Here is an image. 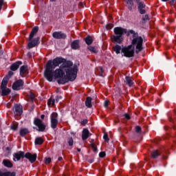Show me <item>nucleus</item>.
I'll list each match as a JSON object with an SVG mask.
<instances>
[{"mask_svg": "<svg viewBox=\"0 0 176 176\" xmlns=\"http://www.w3.org/2000/svg\"><path fill=\"white\" fill-rule=\"evenodd\" d=\"M88 162L91 164V163H94V158L88 159Z\"/></svg>", "mask_w": 176, "mask_h": 176, "instance_id": "09e8293b", "label": "nucleus"}, {"mask_svg": "<svg viewBox=\"0 0 176 176\" xmlns=\"http://www.w3.org/2000/svg\"><path fill=\"white\" fill-rule=\"evenodd\" d=\"M17 125H12V130H14V131H16L17 130Z\"/></svg>", "mask_w": 176, "mask_h": 176, "instance_id": "de8ad7c7", "label": "nucleus"}, {"mask_svg": "<svg viewBox=\"0 0 176 176\" xmlns=\"http://www.w3.org/2000/svg\"><path fill=\"white\" fill-rule=\"evenodd\" d=\"M41 119L43 120L45 119V115H44V114H42V115L41 116Z\"/></svg>", "mask_w": 176, "mask_h": 176, "instance_id": "6e6d98bb", "label": "nucleus"}, {"mask_svg": "<svg viewBox=\"0 0 176 176\" xmlns=\"http://www.w3.org/2000/svg\"><path fill=\"white\" fill-rule=\"evenodd\" d=\"M78 66L63 57H56L50 60L46 64L44 78L48 82H53L54 78H58V85H65L74 82L78 76Z\"/></svg>", "mask_w": 176, "mask_h": 176, "instance_id": "f257e3e1", "label": "nucleus"}, {"mask_svg": "<svg viewBox=\"0 0 176 176\" xmlns=\"http://www.w3.org/2000/svg\"><path fill=\"white\" fill-rule=\"evenodd\" d=\"M141 131H142V129L141 126H135V132L138 133H141Z\"/></svg>", "mask_w": 176, "mask_h": 176, "instance_id": "4c0bfd02", "label": "nucleus"}, {"mask_svg": "<svg viewBox=\"0 0 176 176\" xmlns=\"http://www.w3.org/2000/svg\"><path fill=\"white\" fill-rule=\"evenodd\" d=\"M0 176H16V172H6V173H1Z\"/></svg>", "mask_w": 176, "mask_h": 176, "instance_id": "bb28decb", "label": "nucleus"}, {"mask_svg": "<svg viewBox=\"0 0 176 176\" xmlns=\"http://www.w3.org/2000/svg\"><path fill=\"white\" fill-rule=\"evenodd\" d=\"M6 151H10V147H6Z\"/></svg>", "mask_w": 176, "mask_h": 176, "instance_id": "bf43d9fd", "label": "nucleus"}, {"mask_svg": "<svg viewBox=\"0 0 176 176\" xmlns=\"http://www.w3.org/2000/svg\"><path fill=\"white\" fill-rule=\"evenodd\" d=\"M23 64V62L21 60H18L14 63H12L10 67V69L11 71H17L19 69V68H20V65H21Z\"/></svg>", "mask_w": 176, "mask_h": 176, "instance_id": "f8f14e48", "label": "nucleus"}, {"mask_svg": "<svg viewBox=\"0 0 176 176\" xmlns=\"http://www.w3.org/2000/svg\"><path fill=\"white\" fill-rule=\"evenodd\" d=\"M102 74H104V69L102 67H100V76H102Z\"/></svg>", "mask_w": 176, "mask_h": 176, "instance_id": "a18cd8bd", "label": "nucleus"}, {"mask_svg": "<svg viewBox=\"0 0 176 176\" xmlns=\"http://www.w3.org/2000/svg\"><path fill=\"white\" fill-rule=\"evenodd\" d=\"M162 2H167L168 0H162Z\"/></svg>", "mask_w": 176, "mask_h": 176, "instance_id": "680f3d73", "label": "nucleus"}, {"mask_svg": "<svg viewBox=\"0 0 176 176\" xmlns=\"http://www.w3.org/2000/svg\"><path fill=\"white\" fill-rule=\"evenodd\" d=\"M41 43V37H36L33 40H31L30 42L28 43V46L29 49H32V47H35L38 46Z\"/></svg>", "mask_w": 176, "mask_h": 176, "instance_id": "1a4fd4ad", "label": "nucleus"}, {"mask_svg": "<svg viewBox=\"0 0 176 176\" xmlns=\"http://www.w3.org/2000/svg\"><path fill=\"white\" fill-rule=\"evenodd\" d=\"M13 75H14V73L12 72V70L9 71L8 75H6L5 76V78H8V80H10V78H12V76H13Z\"/></svg>", "mask_w": 176, "mask_h": 176, "instance_id": "473e14b6", "label": "nucleus"}, {"mask_svg": "<svg viewBox=\"0 0 176 176\" xmlns=\"http://www.w3.org/2000/svg\"><path fill=\"white\" fill-rule=\"evenodd\" d=\"M51 120H58V114L56 112H53L50 116Z\"/></svg>", "mask_w": 176, "mask_h": 176, "instance_id": "c756f323", "label": "nucleus"}, {"mask_svg": "<svg viewBox=\"0 0 176 176\" xmlns=\"http://www.w3.org/2000/svg\"><path fill=\"white\" fill-rule=\"evenodd\" d=\"M160 156V152L157 150H154L151 152V157L152 159H157Z\"/></svg>", "mask_w": 176, "mask_h": 176, "instance_id": "393cba45", "label": "nucleus"}, {"mask_svg": "<svg viewBox=\"0 0 176 176\" xmlns=\"http://www.w3.org/2000/svg\"><path fill=\"white\" fill-rule=\"evenodd\" d=\"M55 102H56V100L52 99V105H54Z\"/></svg>", "mask_w": 176, "mask_h": 176, "instance_id": "864d4df0", "label": "nucleus"}, {"mask_svg": "<svg viewBox=\"0 0 176 176\" xmlns=\"http://www.w3.org/2000/svg\"><path fill=\"white\" fill-rule=\"evenodd\" d=\"M24 89V81L21 79L17 80L12 84V90H23Z\"/></svg>", "mask_w": 176, "mask_h": 176, "instance_id": "423d86ee", "label": "nucleus"}, {"mask_svg": "<svg viewBox=\"0 0 176 176\" xmlns=\"http://www.w3.org/2000/svg\"><path fill=\"white\" fill-rule=\"evenodd\" d=\"M39 31V27L35 26L32 28V32H30L29 35V41H32V38L38 34V32Z\"/></svg>", "mask_w": 176, "mask_h": 176, "instance_id": "4468645a", "label": "nucleus"}, {"mask_svg": "<svg viewBox=\"0 0 176 176\" xmlns=\"http://www.w3.org/2000/svg\"><path fill=\"white\" fill-rule=\"evenodd\" d=\"M2 54H3V50H0V56H2Z\"/></svg>", "mask_w": 176, "mask_h": 176, "instance_id": "13d9d810", "label": "nucleus"}, {"mask_svg": "<svg viewBox=\"0 0 176 176\" xmlns=\"http://www.w3.org/2000/svg\"><path fill=\"white\" fill-rule=\"evenodd\" d=\"M124 118H125V119H126V120H130V119H131V117L128 113H124Z\"/></svg>", "mask_w": 176, "mask_h": 176, "instance_id": "a19ab883", "label": "nucleus"}, {"mask_svg": "<svg viewBox=\"0 0 176 176\" xmlns=\"http://www.w3.org/2000/svg\"><path fill=\"white\" fill-rule=\"evenodd\" d=\"M142 21H148L149 20V15L146 14L145 16H143L142 18Z\"/></svg>", "mask_w": 176, "mask_h": 176, "instance_id": "e433bc0d", "label": "nucleus"}, {"mask_svg": "<svg viewBox=\"0 0 176 176\" xmlns=\"http://www.w3.org/2000/svg\"><path fill=\"white\" fill-rule=\"evenodd\" d=\"M50 2H56V0H50Z\"/></svg>", "mask_w": 176, "mask_h": 176, "instance_id": "052dcab7", "label": "nucleus"}, {"mask_svg": "<svg viewBox=\"0 0 176 176\" xmlns=\"http://www.w3.org/2000/svg\"><path fill=\"white\" fill-rule=\"evenodd\" d=\"M175 1H176V0H170V5L171 6H174V3H175Z\"/></svg>", "mask_w": 176, "mask_h": 176, "instance_id": "8fccbe9b", "label": "nucleus"}, {"mask_svg": "<svg viewBox=\"0 0 176 176\" xmlns=\"http://www.w3.org/2000/svg\"><path fill=\"white\" fill-rule=\"evenodd\" d=\"M52 36L54 39H67V34L62 32H54Z\"/></svg>", "mask_w": 176, "mask_h": 176, "instance_id": "9b49d317", "label": "nucleus"}, {"mask_svg": "<svg viewBox=\"0 0 176 176\" xmlns=\"http://www.w3.org/2000/svg\"><path fill=\"white\" fill-rule=\"evenodd\" d=\"M91 148L95 153L98 152V149L97 148V146H96L95 144H91Z\"/></svg>", "mask_w": 176, "mask_h": 176, "instance_id": "58836bf2", "label": "nucleus"}, {"mask_svg": "<svg viewBox=\"0 0 176 176\" xmlns=\"http://www.w3.org/2000/svg\"><path fill=\"white\" fill-rule=\"evenodd\" d=\"M28 134H30V131L27 128H22L19 131V135L21 137H25Z\"/></svg>", "mask_w": 176, "mask_h": 176, "instance_id": "412c9836", "label": "nucleus"}, {"mask_svg": "<svg viewBox=\"0 0 176 176\" xmlns=\"http://www.w3.org/2000/svg\"><path fill=\"white\" fill-rule=\"evenodd\" d=\"M103 140H104L105 142H108L109 141V137L108 136V133L104 134Z\"/></svg>", "mask_w": 176, "mask_h": 176, "instance_id": "f704fd0d", "label": "nucleus"}, {"mask_svg": "<svg viewBox=\"0 0 176 176\" xmlns=\"http://www.w3.org/2000/svg\"><path fill=\"white\" fill-rule=\"evenodd\" d=\"M25 157V153L24 151H19L13 154V161L14 162H20L21 159Z\"/></svg>", "mask_w": 176, "mask_h": 176, "instance_id": "0eeeda50", "label": "nucleus"}, {"mask_svg": "<svg viewBox=\"0 0 176 176\" xmlns=\"http://www.w3.org/2000/svg\"><path fill=\"white\" fill-rule=\"evenodd\" d=\"M57 124H58V120H51V127L54 130L57 129Z\"/></svg>", "mask_w": 176, "mask_h": 176, "instance_id": "cd10ccee", "label": "nucleus"}, {"mask_svg": "<svg viewBox=\"0 0 176 176\" xmlns=\"http://www.w3.org/2000/svg\"><path fill=\"white\" fill-rule=\"evenodd\" d=\"M71 47L73 50H78L80 46L79 45V40H74L71 43Z\"/></svg>", "mask_w": 176, "mask_h": 176, "instance_id": "a211bd4d", "label": "nucleus"}, {"mask_svg": "<svg viewBox=\"0 0 176 176\" xmlns=\"http://www.w3.org/2000/svg\"><path fill=\"white\" fill-rule=\"evenodd\" d=\"M67 142L69 146H74V138H72V136H69L67 138Z\"/></svg>", "mask_w": 176, "mask_h": 176, "instance_id": "7c9ffc66", "label": "nucleus"}, {"mask_svg": "<svg viewBox=\"0 0 176 176\" xmlns=\"http://www.w3.org/2000/svg\"><path fill=\"white\" fill-rule=\"evenodd\" d=\"M84 41L85 43L88 45H91V43H93V42L94 41V40L93 39V37L90 35H88L87 37H85L84 38Z\"/></svg>", "mask_w": 176, "mask_h": 176, "instance_id": "5701e85b", "label": "nucleus"}, {"mask_svg": "<svg viewBox=\"0 0 176 176\" xmlns=\"http://www.w3.org/2000/svg\"><path fill=\"white\" fill-rule=\"evenodd\" d=\"M60 98H63V97L61 96H56L55 101L56 102H58V100H60Z\"/></svg>", "mask_w": 176, "mask_h": 176, "instance_id": "49530a36", "label": "nucleus"}, {"mask_svg": "<svg viewBox=\"0 0 176 176\" xmlns=\"http://www.w3.org/2000/svg\"><path fill=\"white\" fill-rule=\"evenodd\" d=\"M28 74V65H23L19 69V74L21 76H23V75H27Z\"/></svg>", "mask_w": 176, "mask_h": 176, "instance_id": "dca6fc26", "label": "nucleus"}, {"mask_svg": "<svg viewBox=\"0 0 176 176\" xmlns=\"http://www.w3.org/2000/svg\"><path fill=\"white\" fill-rule=\"evenodd\" d=\"M109 105V100H105L104 102V108H108Z\"/></svg>", "mask_w": 176, "mask_h": 176, "instance_id": "37998d69", "label": "nucleus"}, {"mask_svg": "<svg viewBox=\"0 0 176 176\" xmlns=\"http://www.w3.org/2000/svg\"><path fill=\"white\" fill-rule=\"evenodd\" d=\"M135 52V48L133 45H128L127 47H124L122 48V53H123L122 56L127 57L130 58L134 57V53Z\"/></svg>", "mask_w": 176, "mask_h": 176, "instance_id": "7ed1b4c3", "label": "nucleus"}, {"mask_svg": "<svg viewBox=\"0 0 176 176\" xmlns=\"http://www.w3.org/2000/svg\"><path fill=\"white\" fill-rule=\"evenodd\" d=\"M29 98L31 100V101L34 102V100L35 99V94L34 93L30 92L29 95Z\"/></svg>", "mask_w": 176, "mask_h": 176, "instance_id": "72a5a7b5", "label": "nucleus"}, {"mask_svg": "<svg viewBox=\"0 0 176 176\" xmlns=\"http://www.w3.org/2000/svg\"><path fill=\"white\" fill-rule=\"evenodd\" d=\"M114 34L111 36V40L113 43L116 45H122L124 41L125 34L126 36H130L132 35L131 44L132 46H135V53L138 54L140 52H142V44L144 43V38L142 36L138 35V32L133 30L122 28V27H116L113 29Z\"/></svg>", "mask_w": 176, "mask_h": 176, "instance_id": "f03ea898", "label": "nucleus"}, {"mask_svg": "<svg viewBox=\"0 0 176 176\" xmlns=\"http://www.w3.org/2000/svg\"><path fill=\"white\" fill-rule=\"evenodd\" d=\"M91 135V133H90V131H89V129H83L82 133V141H86L89 137Z\"/></svg>", "mask_w": 176, "mask_h": 176, "instance_id": "2eb2a0df", "label": "nucleus"}, {"mask_svg": "<svg viewBox=\"0 0 176 176\" xmlns=\"http://www.w3.org/2000/svg\"><path fill=\"white\" fill-rule=\"evenodd\" d=\"M91 97L88 96L85 100V105L87 107V108H91L93 107V104H91Z\"/></svg>", "mask_w": 176, "mask_h": 176, "instance_id": "a878e982", "label": "nucleus"}, {"mask_svg": "<svg viewBox=\"0 0 176 176\" xmlns=\"http://www.w3.org/2000/svg\"><path fill=\"white\" fill-rule=\"evenodd\" d=\"M77 151H78V152H80V148H77Z\"/></svg>", "mask_w": 176, "mask_h": 176, "instance_id": "e2e57ef3", "label": "nucleus"}, {"mask_svg": "<svg viewBox=\"0 0 176 176\" xmlns=\"http://www.w3.org/2000/svg\"><path fill=\"white\" fill-rule=\"evenodd\" d=\"M1 96L3 97L9 96V94H10L12 90H10V89L8 88V87H3V88H1Z\"/></svg>", "mask_w": 176, "mask_h": 176, "instance_id": "f3484780", "label": "nucleus"}, {"mask_svg": "<svg viewBox=\"0 0 176 176\" xmlns=\"http://www.w3.org/2000/svg\"><path fill=\"white\" fill-rule=\"evenodd\" d=\"M58 162H63V157H59L58 158Z\"/></svg>", "mask_w": 176, "mask_h": 176, "instance_id": "603ef678", "label": "nucleus"}, {"mask_svg": "<svg viewBox=\"0 0 176 176\" xmlns=\"http://www.w3.org/2000/svg\"><path fill=\"white\" fill-rule=\"evenodd\" d=\"M143 167H144V163H140L136 167V170H138V168H142Z\"/></svg>", "mask_w": 176, "mask_h": 176, "instance_id": "c03bdc74", "label": "nucleus"}, {"mask_svg": "<svg viewBox=\"0 0 176 176\" xmlns=\"http://www.w3.org/2000/svg\"><path fill=\"white\" fill-rule=\"evenodd\" d=\"M8 83H9V78L4 77L1 84V89H3V87H8Z\"/></svg>", "mask_w": 176, "mask_h": 176, "instance_id": "4be33fe9", "label": "nucleus"}, {"mask_svg": "<svg viewBox=\"0 0 176 176\" xmlns=\"http://www.w3.org/2000/svg\"><path fill=\"white\" fill-rule=\"evenodd\" d=\"M88 122L89 121L87 120V119H85L82 121H81V124L82 126H86V124H87Z\"/></svg>", "mask_w": 176, "mask_h": 176, "instance_id": "79ce46f5", "label": "nucleus"}, {"mask_svg": "<svg viewBox=\"0 0 176 176\" xmlns=\"http://www.w3.org/2000/svg\"><path fill=\"white\" fill-rule=\"evenodd\" d=\"M2 164H3L4 167H7L8 168H12V167H13V163L9 160H3Z\"/></svg>", "mask_w": 176, "mask_h": 176, "instance_id": "6ab92c4d", "label": "nucleus"}, {"mask_svg": "<svg viewBox=\"0 0 176 176\" xmlns=\"http://www.w3.org/2000/svg\"><path fill=\"white\" fill-rule=\"evenodd\" d=\"M137 5L138 12L140 14H145L146 13V4L142 0H135Z\"/></svg>", "mask_w": 176, "mask_h": 176, "instance_id": "39448f33", "label": "nucleus"}, {"mask_svg": "<svg viewBox=\"0 0 176 176\" xmlns=\"http://www.w3.org/2000/svg\"><path fill=\"white\" fill-rule=\"evenodd\" d=\"M134 2L135 0H126V8L131 12L134 8Z\"/></svg>", "mask_w": 176, "mask_h": 176, "instance_id": "aec40b11", "label": "nucleus"}, {"mask_svg": "<svg viewBox=\"0 0 176 176\" xmlns=\"http://www.w3.org/2000/svg\"><path fill=\"white\" fill-rule=\"evenodd\" d=\"M81 5H83V3H80Z\"/></svg>", "mask_w": 176, "mask_h": 176, "instance_id": "0e129e2a", "label": "nucleus"}, {"mask_svg": "<svg viewBox=\"0 0 176 176\" xmlns=\"http://www.w3.org/2000/svg\"><path fill=\"white\" fill-rule=\"evenodd\" d=\"M47 105L49 107H50V105H52V98H50L48 100H47Z\"/></svg>", "mask_w": 176, "mask_h": 176, "instance_id": "3c124183", "label": "nucleus"}, {"mask_svg": "<svg viewBox=\"0 0 176 176\" xmlns=\"http://www.w3.org/2000/svg\"><path fill=\"white\" fill-rule=\"evenodd\" d=\"M51 162H52V158H50V157H45V164H50Z\"/></svg>", "mask_w": 176, "mask_h": 176, "instance_id": "c9c22d12", "label": "nucleus"}, {"mask_svg": "<svg viewBox=\"0 0 176 176\" xmlns=\"http://www.w3.org/2000/svg\"><path fill=\"white\" fill-rule=\"evenodd\" d=\"M34 125L37 127L33 126L34 130H36L37 131L43 133L46 130V124L43 123V121L39 118L34 119Z\"/></svg>", "mask_w": 176, "mask_h": 176, "instance_id": "20e7f679", "label": "nucleus"}, {"mask_svg": "<svg viewBox=\"0 0 176 176\" xmlns=\"http://www.w3.org/2000/svg\"><path fill=\"white\" fill-rule=\"evenodd\" d=\"M169 127L168 126H164V131H167L168 130Z\"/></svg>", "mask_w": 176, "mask_h": 176, "instance_id": "4d7b16f0", "label": "nucleus"}, {"mask_svg": "<svg viewBox=\"0 0 176 176\" xmlns=\"http://www.w3.org/2000/svg\"><path fill=\"white\" fill-rule=\"evenodd\" d=\"M107 156V154L105 153L104 151H102L99 153V157H105Z\"/></svg>", "mask_w": 176, "mask_h": 176, "instance_id": "ea45409f", "label": "nucleus"}, {"mask_svg": "<svg viewBox=\"0 0 176 176\" xmlns=\"http://www.w3.org/2000/svg\"><path fill=\"white\" fill-rule=\"evenodd\" d=\"M13 111L14 115L21 116V115H23V106L16 104L14 106Z\"/></svg>", "mask_w": 176, "mask_h": 176, "instance_id": "9d476101", "label": "nucleus"}, {"mask_svg": "<svg viewBox=\"0 0 176 176\" xmlns=\"http://www.w3.org/2000/svg\"><path fill=\"white\" fill-rule=\"evenodd\" d=\"M107 30H112V26H111V25H108Z\"/></svg>", "mask_w": 176, "mask_h": 176, "instance_id": "5fc2aeb1", "label": "nucleus"}, {"mask_svg": "<svg viewBox=\"0 0 176 176\" xmlns=\"http://www.w3.org/2000/svg\"><path fill=\"white\" fill-rule=\"evenodd\" d=\"M25 157L32 164L36 162L38 155L36 153L32 154L31 153L28 152L25 154Z\"/></svg>", "mask_w": 176, "mask_h": 176, "instance_id": "6e6552de", "label": "nucleus"}, {"mask_svg": "<svg viewBox=\"0 0 176 176\" xmlns=\"http://www.w3.org/2000/svg\"><path fill=\"white\" fill-rule=\"evenodd\" d=\"M35 145H42L43 144V139L42 138H36L34 140Z\"/></svg>", "mask_w": 176, "mask_h": 176, "instance_id": "c85d7f7f", "label": "nucleus"}, {"mask_svg": "<svg viewBox=\"0 0 176 176\" xmlns=\"http://www.w3.org/2000/svg\"><path fill=\"white\" fill-rule=\"evenodd\" d=\"M88 50H89V52H91L92 53H97V50H96V47L89 46L88 47Z\"/></svg>", "mask_w": 176, "mask_h": 176, "instance_id": "2f4dec72", "label": "nucleus"}, {"mask_svg": "<svg viewBox=\"0 0 176 176\" xmlns=\"http://www.w3.org/2000/svg\"><path fill=\"white\" fill-rule=\"evenodd\" d=\"M124 82L126 86H129V87H134V81L133 80V77L126 76Z\"/></svg>", "mask_w": 176, "mask_h": 176, "instance_id": "ddd939ff", "label": "nucleus"}, {"mask_svg": "<svg viewBox=\"0 0 176 176\" xmlns=\"http://www.w3.org/2000/svg\"><path fill=\"white\" fill-rule=\"evenodd\" d=\"M122 47L119 45H116L114 47H113V50L116 54H120V52H122Z\"/></svg>", "mask_w": 176, "mask_h": 176, "instance_id": "b1692460", "label": "nucleus"}]
</instances>
